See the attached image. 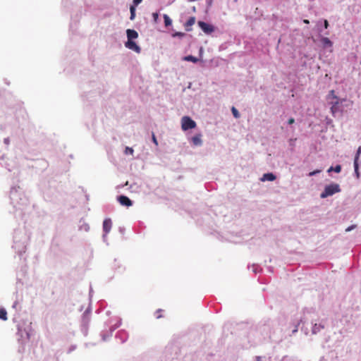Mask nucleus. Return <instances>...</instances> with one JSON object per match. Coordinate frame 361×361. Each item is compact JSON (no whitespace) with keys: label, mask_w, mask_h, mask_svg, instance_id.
<instances>
[{"label":"nucleus","mask_w":361,"mask_h":361,"mask_svg":"<svg viewBox=\"0 0 361 361\" xmlns=\"http://www.w3.org/2000/svg\"><path fill=\"white\" fill-rule=\"evenodd\" d=\"M321 42L322 43L324 48L332 47V46H333V42L328 37H322Z\"/></svg>","instance_id":"obj_11"},{"label":"nucleus","mask_w":361,"mask_h":361,"mask_svg":"<svg viewBox=\"0 0 361 361\" xmlns=\"http://www.w3.org/2000/svg\"><path fill=\"white\" fill-rule=\"evenodd\" d=\"M354 169H355V173L357 178H360V172H359V164L356 161V160H354Z\"/></svg>","instance_id":"obj_14"},{"label":"nucleus","mask_w":361,"mask_h":361,"mask_svg":"<svg viewBox=\"0 0 361 361\" xmlns=\"http://www.w3.org/2000/svg\"><path fill=\"white\" fill-rule=\"evenodd\" d=\"M126 34L128 40H132L133 39L137 38L138 37V33L135 30L131 29H128L126 30Z\"/></svg>","instance_id":"obj_10"},{"label":"nucleus","mask_w":361,"mask_h":361,"mask_svg":"<svg viewBox=\"0 0 361 361\" xmlns=\"http://www.w3.org/2000/svg\"><path fill=\"white\" fill-rule=\"evenodd\" d=\"M328 99H332V101L330 102L331 104V111L332 114L334 116L337 112H338L340 111V107H339L340 102H339L338 98L335 95L334 90H331L329 92V94L328 95Z\"/></svg>","instance_id":"obj_2"},{"label":"nucleus","mask_w":361,"mask_h":361,"mask_svg":"<svg viewBox=\"0 0 361 361\" xmlns=\"http://www.w3.org/2000/svg\"><path fill=\"white\" fill-rule=\"evenodd\" d=\"M130 19L133 20H134V18L135 17V5L130 6Z\"/></svg>","instance_id":"obj_18"},{"label":"nucleus","mask_w":361,"mask_h":361,"mask_svg":"<svg viewBox=\"0 0 361 361\" xmlns=\"http://www.w3.org/2000/svg\"><path fill=\"white\" fill-rule=\"evenodd\" d=\"M152 138L153 142L157 146L158 145V142H157L156 136H155V135L154 133L152 134Z\"/></svg>","instance_id":"obj_25"},{"label":"nucleus","mask_w":361,"mask_h":361,"mask_svg":"<svg viewBox=\"0 0 361 361\" xmlns=\"http://www.w3.org/2000/svg\"><path fill=\"white\" fill-rule=\"evenodd\" d=\"M295 123V119L293 118H290L288 121V123L289 125L293 124Z\"/></svg>","instance_id":"obj_27"},{"label":"nucleus","mask_w":361,"mask_h":361,"mask_svg":"<svg viewBox=\"0 0 361 361\" xmlns=\"http://www.w3.org/2000/svg\"><path fill=\"white\" fill-rule=\"evenodd\" d=\"M184 60L188 61H192L193 63H197L198 61V59H197L196 57H195L192 55L185 56L184 58Z\"/></svg>","instance_id":"obj_15"},{"label":"nucleus","mask_w":361,"mask_h":361,"mask_svg":"<svg viewBox=\"0 0 361 361\" xmlns=\"http://www.w3.org/2000/svg\"><path fill=\"white\" fill-rule=\"evenodd\" d=\"M276 179V176L274 175L272 173H264L261 178L262 181L269 180V181H274Z\"/></svg>","instance_id":"obj_12"},{"label":"nucleus","mask_w":361,"mask_h":361,"mask_svg":"<svg viewBox=\"0 0 361 361\" xmlns=\"http://www.w3.org/2000/svg\"><path fill=\"white\" fill-rule=\"evenodd\" d=\"M125 46L127 48H128L130 49H132V50L135 51L137 53H140V51H141L140 47L135 42H133L132 40H128L126 42Z\"/></svg>","instance_id":"obj_5"},{"label":"nucleus","mask_w":361,"mask_h":361,"mask_svg":"<svg viewBox=\"0 0 361 361\" xmlns=\"http://www.w3.org/2000/svg\"><path fill=\"white\" fill-rule=\"evenodd\" d=\"M195 23V17H190L185 23V28L186 31H191V27Z\"/></svg>","instance_id":"obj_9"},{"label":"nucleus","mask_w":361,"mask_h":361,"mask_svg":"<svg viewBox=\"0 0 361 361\" xmlns=\"http://www.w3.org/2000/svg\"><path fill=\"white\" fill-rule=\"evenodd\" d=\"M320 172H321V170H315V171H312V172H310V173H309V176H314V175H315V174H317V173H320Z\"/></svg>","instance_id":"obj_24"},{"label":"nucleus","mask_w":361,"mask_h":361,"mask_svg":"<svg viewBox=\"0 0 361 361\" xmlns=\"http://www.w3.org/2000/svg\"><path fill=\"white\" fill-rule=\"evenodd\" d=\"M361 154V147L360 146L357 150V153L355 154L354 160H356L357 162L359 161V157Z\"/></svg>","instance_id":"obj_20"},{"label":"nucleus","mask_w":361,"mask_h":361,"mask_svg":"<svg viewBox=\"0 0 361 361\" xmlns=\"http://www.w3.org/2000/svg\"><path fill=\"white\" fill-rule=\"evenodd\" d=\"M196 127V123L188 116H183L181 119V128L183 130H188Z\"/></svg>","instance_id":"obj_3"},{"label":"nucleus","mask_w":361,"mask_h":361,"mask_svg":"<svg viewBox=\"0 0 361 361\" xmlns=\"http://www.w3.org/2000/svg\"><path fill=\"white\" fill-rule=\"evenodd\" d=\"M341 188L338 184L332 183L325 187L324 190L321 193V198H326L329 196L333 195L335 193L339 192Z\"/></svg>","instance_id":"obj_1"},{"label":"nucleus","mask_w":361,"mask_h":361,"mask_svg":"<svg viewBox=\"0 0 361 361\" xmlns=\"http://www.w3.org/2000/svg\"><path fill=\"white\" fill-rule=\"evenodd\" d=\"M152 17H153L154 21L155 23L157 22V20L159 18V14L157 13H152Z\"/></svg>","instance_id":"obj_23"},{"label":"nucleus","mask_w":361,"mask_h":361,"mask_svg":"<svg viewBox=\"0 0 361 361\" xmlns=\"http://www.w3.org/2000/svg\"><path fill=\"white\" fill-rule=\"evenodd\" d=\"M112 223L110 219H106L103 222V229L106 233H108L111 228Z\"/></svg>","instance_id":"obj_8"},{"label":"nucleus","mask_w":361,"mask_h":361,"mask_svg":"<svg viewBox=\"0 0 361 361\" xmlns=\"http://www.w3.org/2000/svg\"><path fill=\"white\" fill-rule=\"evenodd\" d=\"M192 144L195 146H200L202 144V135L200 133L195 135L191 138Z\"/></svg>","instance_id":"obj_7"},{"label":"nucleus","mask_w":361,"mask_h":361,"mask_svg":"<svg viewBox=\"0 0 361 361\" xmlns=\"http://www.w3.org/2000/svg\"><path fill=\"white\" fill-rule=\"evenodd\" d=\"M199 27L206 33V34H211L214 32V28L212 25L207 24L205 22L203 21H199L198 22Z\"/></svg>","instance_id":"obj_4"},{"label":"nucleus","mask_w":361,"mask_h":361,"mask_svg":"<svg viewBox=\"0 0 361 361\" xmlns=\"http://www.w3.org/2000/svg\"><path fill=\"white\" fill-rule=\"evenodd\" d=\"M231 111L233 113V116L235 118H238L240 117V114H239L238 111L234 106L232 107Z\"/></svg>","instance_id":"obj_19"},{"label":"nucleus","mask_w":361,"mask_h":361,"mask_svg":"<svg viewBox=\"0 0 361 361\" xmlns=\"http://www.w3.org/2000/svg\"><path fill=\"white\" fill-rule=\"evenodd\" d=\"M133 152H134V151H133V148L129 147H126L125 153H126V154H133Z\"/></svg>","instance_id":"obj_22"},{"label":"nucleus","mask_w":361,"mask_h":361,"mask_svg":"<svg viewBox=\"0 0 361 361\" xmlns=\"http://www.w3.org/2000/svg\"><path fill=\"white\" fill-rule=\"evenodd\" d=\"M142 0H133V4H134L135 6H137V5H138L140 3H141V2H142Z\"/></svg>","instance_id":"obj_29"},{"label":"nucleus","mask_w":361,"mask_h":361,"mask_svg":"<svg viewBox=\"0 0 361 361\" xmlns=\"http://www.w3.org/2000/svg\"><path fill=\"white\" fill-rule=\"evenodd\" d=\"M355 227H356V226H355V225H352V226H350L348 227V228L345 229V231H346V232L350 231H352L353 229H354Z\"/></svg>","instance_id":"obj_26"},{"label":"nucleus","mask_w":361,"mask_h":361,"mask_svg":"<svg viewBox=\"0 0 361 361\" xmlns=\"http://www.w3.org/2000/svg\"><path fill=\"white\" fill-rule=\"evenodd\" d=\"M332 171H334L336 173H340L341 171V165H336L334 168L331 166L328 170L329 172H331Z\"/></svg>","instance_id":"obj_17"},{"label":"nucleus","mask_w":361,"mask_h":361,"mask_svg":"<svg viewBox=\"0 0 361 361\" xmlns=\"http://www.w3.org/2000/svg\"><path fill=\"white\" fill-rule=\"evenodd\" d=\"M161 312H162V310H161V309H159L156 311L155 317L157 319H160L162 317Z\"/></svg>","instance_id":"obj_21"},{"label":"nucleus","mask_w":361,"mask_h":361,"mask_svg":"<svg viewBox=\"0 0 361 361\" xmlns=\"http://www.w3.org/2000/svg\"><path fill=\"white\" fill-rule=\"evenodd\" d=\"M318 329L317 326V324L314 325V328H313V332L315 333L316 330Z\"/></svg>","instance_id":"obj_31"},{"label":"nucleus","mask_w":361,"mask_h":361,"mask_svg":"<svg viewBox=\"0 0 361 361\" xmlns=\"http://www.w3.org/2000/svg\"><path fill=\"white\" fill-rule=\"evenodd\" d=\"M0 319L4 321H6L8 319L7 312L6 311V310L4 308L0 307Z\"/></svg>","instance_id":"obj_13"},{"label":"nucleus","mask_w":361,"mask_h":361,"mask_svg":"<svg viewBox=\"0 0 361 361\" xmlns=\"http://www.w3.org/2000/svg\"><path fill=\"white\" fill-rule=\"evenodd\" d=\"M329 22H328V20H324V27H325L326 29H327V28L329 27Z\"/></svg>","instance_id":"obj_28"},{"label":"nucleus","mask_w":361,"mask_h":361,"mask_svg":"<svg viewBox=\"0 0 361 361\" xmlns=\"http://www.w3.org/2000/svg\"><path fill=\"white\" fill-rule=\"evenodd\" d=\"M303 23H305V24H309L310 23V21L307 19H305L303 20Z\"/></svg>","instance_id":"obj_32"},{"label":"nucleus","mask_w":361,"mask_h":361,"mask_svg":"<svg viewBox=\"0 0 361 361\" xmlns=\"http://www.w3.org/2000/svg\"><path fill=\"white\" fill-rule=\"evenodd\" d=\"M118 201L121 205L126 206V207H130L133 204L132 201L125 195H121L118 197Z\"/></svg>","instance_id":"obj_6"},{"label":"nucleus","mask_w":361,"mask_h":361,"mask_svg":"<svg viewBox=\"0 0 361 361\" xmlns=\"http://www.w3.org/2000/svg\"><path fill=\"white\" fill-rule=\"evenodd\" d=\"M183 35H184V33H183V32H176L173 35V36H180V37H182Z\"/></svg>","instance_id":"obj_30"},{"label":"nucleus","mask_w":361,"mask_h":361,"mask_svg":"<svg viewBox=\"0 0 361 361\" xmlns=\"http://www.w3.org/2000/svg\"><path fill=\"white\" fill-rule=\"evenodd\" d=\"M164 19L165 26L167 27V26H169L171 25L172 20L166 14L164 15Z\"/></svg>","instance_id":"obj_16"}]
</instances>
